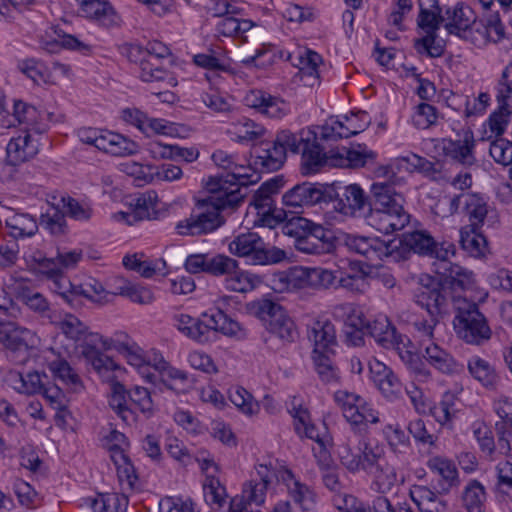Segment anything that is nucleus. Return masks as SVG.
<instances>
[{"label":"nucleus","mask_w":512,"mask_h":512,"mask_svg":"<svg viewBox=\"0 0 512 512\" xmlns=\"http://www.w3.org/2000/svg\"><path fill=\"white\" fill-rule=\"evenodd\" d=\"M107 382L110 384L109 406L125 424L136 423L137 416L134 408L147 418L153 414L154 405L147 388L134 386L127 390L122 383L117 381V378Z\"/></svg>","instance_id":"nucleus-6"},{"label":"nucleus","mask_w":512,"mask_h":512,"mask_svg":"<svg viewBox=\"0 0 512 512\" xmlns=\"http://www.w3.org/2000/svg\"><path fill=\"white\" fill-rule=\"evenodd\" d=\"M424 357L439 372L446 375H458L464 371V365L452 354L435 343L425 347Z\"/></svg>","instance_id":"nucleus-27"},{"label":"nucleus","mask_w":512,"mask_h":512,"mask_svg":"<svg viewBox=\"0 0 512 512\" xmlns=\"http://www.w3.org/2000/svg\"><path fill=\"white\" fill-rule=\"evenodd\" d=\"M159 512H199L190 497L166 496L159 502Z\"/></svg>","instance_id":"nucleus-64"},{"label":"nucleus","mask_w":512,"mask_h":512,"mask_svg":"<svg viewBox=\"0 0 512 512\" xmlns=\"http://www.w3.org/2000/svg\"><path fill=\"white\" fill-rule=\"evenodd\" d=\"M475 147L474 135L471 130H466L462 139L448 140L443 145V151L447 157L454 161L471 166L475 163L476 159L473 153Z\"/></svg>","instance_id":"nucleus-28"},{"label":"nucleus","mask_w":512,"mask_h":512,"mask_svg":"<svg viewBox=\"0 0 512 512\" xmlns=\"http://www.w3.org/2000/svg\"><path fill=\"white\" fill-rule=\"evenodd\" d=\"M116 350L112 337H104L99 333H89L80 345V354L90 364L103 381H112L119 377L123 369L112 358L101 350Z\"/></svg>","instance_id":"nucleus-8"},{"label":"nucleus","mask_w":512,"mask_h":512,"mask_svg":"<svg viewBox=\"0 0 512 512\" xmlns=\"http://www.w3.org/2000/svg\"><path fill=\"white\" fill-rule=\"evenodd\" d=\"M57 324L61 332L75 342L82 340L84 343L85 336L89 334L87 326L72 314H65Z\"/></svg>","instance_id":"nucleus-60"},{"label":"nucleus","mask_w":512,"mask_h":512,"mask_svg":"<svg viewBox=\"0 0 512 512\" xmlns=\"http://www.w3.org/2000/svg\"><path fill=\"white\" fill-rule=\"evenodd\" d=\"M469 374L488 390H496L500 376L489 361L478 355L471 356L467 362Z\"/></svg>","instance_id":"nucleus-34"},{"label":"nucleus","mask_w":512,"mask_h":512,"mask_svg":"<svg viewBox=\"0 0 512 512\" xmlns=\"http://www.w3.org/2000/svg\"><path fill=\"white\" fill-rule=\"evenodd\" d=\"M52 204L58 205L64 216L69 215L76 220H88L92 214V209L87 204L79 203L69 194H53Z\"/></svg>","instance_id":"nucleus-46"},{"label":"nucleus","mask_w":512,"mask_h":512,"mask_svg":"<svg viewBox=\"0 0 512 512\" xmlns=\"http://www.w3.org/2000/svg\"><path fill=\"white\" fill-rule=\"evenodd\" d=\"M229 251L239 257H248L253 265L276 264L286 258L285 251L280 248H265L262 238L253 232L235 237L229 244Z\"/></svg>","instance_id":"nucleus-9"},{"label":"nucleus","mask_w":512,"mask_h":512,"mask_svg":"<svg viewBox=\"0 0 512 512\" xmlns=\"http://www.w3.org/2000/svg\"><path fill=\"white\" fill-rule=\"evenodd\" d=\"M345 244L349 250L362 255L371 265H378L384 258H396L398 245L395 241L386 242L378 237L347 235Z\"/></svg>","instance_id":"nucleus-13"},{"label":"nucleus","mask_w":512,"mask_h":512,"mask_svg":"<svg viewBox=\"0 0 512 512\" xmlns=\"http://www.w3.org/2000/svg\"><path fill=\"white\" fill-rule=\"evenodd\" d=\"M264 133L265 128L262 125L248 118L239 119L228 129L231 139L239 143L254 141Z\"/></svg>","instance_id":"nucleus-41"},{"label":"nucleus","mask_w":512,"mask_h":512,"mask_svg":"<svg viewBox=\"0 0 512 512\" xmlns=\"http://www.w3.org/2000/svg\"><path fill=\"white\" fill-rule=\"evenodd\" d=\"M48 368L55 378L70 386L74 391H78L82 387L79 375L64 358L57 357L49 361Z\"/></svg>","instance_id":"nucleus-49"},{"label":"nucleus","mask_w":512,"mask_h":512,"mask_svg":"<svg viewBox=\"0 0 512 512\" xmlns=\"http://www.w3.org/2000/svg\"><path fill=\"white\" fill-rule=\"evenodd\" d=\"M294 274L300 278V287L329 289L335 286L337 277L328 269L321 267H295Z\"/></svg>","instance_id":"nucleus-31"},{"label":"nucleus","mask_w":512,"mask_h":512,"mask_svg":"<svg viewBox=\"0 0 512 512\" xmlns=\"http://www.w3.org/2000/svg\"><path fill=\"white\" fill-rule=\"evenodd\" d=\"M467 199L464 203V210L469 216L470 225L468 227L479 228L485 217L489 213L487 204L478 196V194H466Z\"/></svg>","instance_id":"nucleus-55"},{"label":"nucleus","mask_w":512,"mask_h":512,"mask_svg":"<svg viewBox=\"0 0 512 512\" xmlns=\"http://www.w3.org/2000/svg\"><path fill=\"white\" fill-rule=\"evenodd\" d=\"M114 294L125 296L132 302L141 305L151 304L154 301L153 292L149 288L129 282L119 286Z\"/></svg>","instance_id":"nucleus-61"},{"label":"nucleus","mask_w":512,"mask_h":512,"mask_svg":"<svg viewBox=\"0 0 512 512\" xmlns=\"http://www.w3.org/2000/svg\"><path fill=\"white\" fill-rule=\"evenodd\" d=\"M400 194H370L364 217L367 223L384 234L402 230L410 222Z\"/></svg>","instance_id":"nucleus-3"},{"label":"nucleus","mask_w":512,"mask_h":512,"mask_svg":"<svg viewBox=\"0 0 512 512\" xmlns=\"http://www.w3.org/2000/svg\"><path fill=\"white\" fill-rule=\"evenodd\" d=\"M478 229L465 226L459 232L462 249L475 258L484 256L487 250V240Z\"/></svg>","instance_id":"nucleus-44"},{"label":"nucleus","mask_w":512,"mask_h":512,"mask_svg":"<svg viewBox=\"0 0 512 512\" xmlns=\"http://www.w3.org/2000/svg\"><path fill=\"white\" fill-rule=\"evenodd\" d=\"M321 197L331 209L349 216H364L368 200L364 194H325Z\"/></svg>","instance_id":"nucleus-26"},{"label":"nucleus","mask_w":512,"mask_h":512,"mask_svg":"<svg viewBox=\"0 0 512 512\" xmlns=\"http://www.w3.org/2000/svg\"><path fill=\"white\" fill-rule=\"evenodd\" d=\"M250 208L255 212L254 226L274 229L287 219V212L276 207L272 194H253Z\"/></svg>","instance_id":"nucleus-18"},{"label":"nucleus","mask_w":512,"mask_h":512,"mask_svg":"<svg viewBox=\"0 0 512 512\" xmlns=\"http://www.w3.org/2000/svg\"><path fill=\"white\" fill-rule=\"evenodd\" d=\"M138 144L121 134L109 132L103 151L114 156H128L138 152Z\"/></svg>","instance_id":"nucleus-51"},{"label":"nucleus","mask_w":512,"mask_h":512,"mask_svg":"<svg viewBox=\"0 0 512 512\" xmlns=\"http://www.w3.org/2000/svg\"><path fill=\"white\" fill-rule=\"evenodd\" d=\"M335 401L341 407L343 416L352 425L375 424L379 421L377 412L354 393L338 391L335 393Z\"/></svg>","instance_id":"nucleus-14"},{"label":"nucleus","mask_w":512,"mask_h":512,"mask_svg":"<svg viewBox=\"0 0 512 512\" xmlns=\"http://www.w3.org/2000/svg\"><path fill=\"white\" fill-rule=\"evenodd\" d=\"M244 195L207 194L204 198H195V206L188 218L176 224L181 236H200L216 231L225 223L222 213L235 211L243 202Z\"/></svg>","instance_id":"nucleus-1"},{"label":"nucleus","mask_w":512,"mask_h":512,"mask_svg":"<svg viewBox=\"0 0 512 512\" xmlns=\"http://www.w3.org/2000/svg\"><path fill=\"white\" fill-rule=\"evenodd\" d=\"M486 499L484 486L477 480H470L462 492V501L468 512H484Z\"/></svg>","instance_id":"nucleus-50"},{"label":"nucleus","mask_w":512,"mask_h":512,"mask_svg":"<svg viewBox=\"0 0 512 512\" xmlns=\"http://www.w3.org/2000/svg\"><path fill=\"white\" fill-rule=\"evenodd\" d=\"M376 181L371 185V192L381 190L382 192H395L397 187H401L404 179L397 176L392 169L387 166L378 167L375 170Z\"/></svg>","instance_id":"nucleus-57"},{"label":"nucleus","mask_w":512,"mask_h":512,"mask_svg":"<svg viewBox=\"0 0 512 512\" xmlns=\"http://www.w3.org/2000/svg\"><path fill=\"white\" fill-rule=\"evenodd\" d=\"M446 23L445 27L450 33L455 30H467L474 21V13L469 6L457 3L454 7L443 8Z\"/></svg>","instance_id":"nucleus-38"},{"label":"nucleus","mask_w":512,"mask_h":512,"mask_svg":"<svg viewBox=\"0 0 512 512\" xmlns=\"http://www.w3.org/2000/svg\"><path fill=\"white\" fill-rule=\"evenodd\" d=\"M333 314L343 319L344 327L366 328L368 319L362 307L354 303H341L333 308Z\"/></svg>","instance_id":"nucleus-47"},{"label":"nucleus","mask_w":512,"mask_h":512,"mask_svg":"<svg viewBox=\"0 0 512 512\" xmlns=\"http://www.w3.org/2000/svg\"><path fill=\"white\" fill-rule=\"evenodd\" d=\"M257 315L266 322L267 331L277 337L283 344L296 341L298 331L294 321L286 311L276 302L263 299L256 305Z\"/></svg>","instance_id":"nucleus-10"},{"label":"nucleus","mask_w":512,"mask_h":512,"mask_svg":"<svg viewBox=\"0 0 512 512\" xmlns=\"http://www.w3.org/2000/svg\"><path fill=\"white\" fill-rule=\"evenodd\" d=\"M335 353L311 354L314 370L324 384H337L340 379L339 369L333 357Z\"/></svg>","instance_id":"nucleus-40"},{"label":"nucleus","mask_w":512,"mask_h":512,"mask_svg":"<svg viewBox=\"0 0 512 512\" xmlns=\"http://www.w3.org/2000/svg\"><path fill=\"white\" fill-rule=\"evenodd\" d=\"M149 152L154 158H181L186 162L195 161L199 152L193 148H182L176 145L162 144L159 142L149 143Z\"/></svg>","instance_id":"nucleus-45"},{"label":"nucleus","mask_w":512,"mask_h":512,"mask_svg":"<svg viewBox=\"0 0 512 512\" xmlns=\"http://www.w3.org/2000/svg\"><path fill=\"white\" fill-rule=\"evenodd\" d=\"M288 412L294 420V430L299 437H306L323 445V440L320 437L318 428L311 423L310 414L306 408L292 402L291 406L288 408Z\"/></svg>","instance_id":"nucleus-35"},{"label":"nucleus","mask_w":512,"mask_h":512,"mask_svg":"<svg viewBox=\"0 0 512 512\" xmlns=\"http://www.w3.org/2000/svg\"><path fill=\"white\" fill-rule=\"evenodd\" d=\"M367 335L374 338V340L382 347L387 349L400 350L401 345H405V336L397 333L396 328L391 324L386 316L380 315L373 321H368L366 326Z\"/></svg>","instance_id":"nucleus-23"},{"label":"nucleus","mask_w":512,"mask_h":512,"mask_svg":"<svg viewBox=\"0 0 512 512\" xmlns=\"http://www.w3.org/2000/svg\"><path fill=\"white\" fill-rule=\"evenodd\" d=\"M254 165L266 171H275L282 167L286 160L283 148H280L276 139L261 141L252 150Z\"/></svg>","instance_id":"nucleus-24"},{"label":"nucleus","mask_w":512,"mask_h":512,"mask_svg":"<svg viewBox=\"0 0 512 512\" xmlns=\"http://www.w3.org/2000/svg\"><path fill=\"white\" fill-rule=\"evenodd\" d=\"M143 257V254L126 255L123 258V265L144 278H151L156 274H165L166 262L163 259L151 261L143 259Z\"/></svg>","instance_id":"nucleus-37"},{"label":"nucleus","mask_w":512,"mask_h":512,"mask_svg":"<svg viewBox=\"0 0 512 512\" xmlns=\"http://www.w3.org/2000/svg\"><path fill=\"white\" fill-rule=\"evenodd\" d=\"M262 282L258 275L237 268L224 279V286L227 290L238 293H247L254 290Z\"/></svg>","instance_id":"nucleus-42"},{"label":"nucleus","mask_w":512,"mask_h":512,"mask_svg":"<svg viewBox=\"0 0 512 512\" xmlns=\"http://www.w3.org/2000/svg\"><path fill=\"white\" fill-rule=\"evenodd\" d=\"M306 133L307 137H304L305 132L303 130L299 134H294L289 130H282L277 133L275 139L279 147L283 148L285 154L287 150H290L292 153H298L301 148H304L305 142L310 141L315 135L310 130Z\"/></svg>","instance_id":"nucleus-54"},{"label":"nucleus","mask_w":512,"mask_h":512,"mask_svg":"<svg viewBox=\"0 0 512 512\" xmlns=\"http://www.w3.org/2000/svg\"><path fill=\"white\" fill-rule=\"evenodd\" d=\"M147 59L142 62L141 80L144 82H161L167 89L177 85L176 79L161 64V60L171 55L170 49L159 41L149 42L145 47Z\"/></svg>","instance_id":"nucleus-11"},{"label":"nucleus","mask_w":512,"mask_h":512,"mask_svg":"<svg viewBox=\"0 0 512 512\" xmlns=\"http://www.w3.org/2000/svg\"><path fill=\"white\" fill-rule=\"evenodd\" d=\"M159 214L157 194L154 197H151L150 194L146 197L143 194L128 203L127 211L115 212L111 215V219L114 222L132 226L140 221L157 219Z\"/></svg>","instance_id":"nucleus-15"},{"label":"nucleus","mask_w":512,"mask_h":512,"mask_svg":"<svg viewBox=\"0 0 512 512\" xmlns=\"http://www.w3.org/2000/svg\"><path fill=\"white\" fill-rule=\"evenodd\" d=\"M214 163L223 169H233L231 173L220 176H210L206 181L203 180L205 192H240L241 188L258 183L261 179L256 172L241 173L236 171L243 169L236 164L237 155L230 154L224 150H216L212 154Z\"/></svg>","instance_id":"nucleus-7"},{"label":"nucleus","mask_w":512,"mask_h":512,"mask_svg":"<svg viewBox=\"0 0 512 512\" xmlns=\"http://www.w3.org/2000/svg\"><path fill=\"white\" fill-rule=\"evenodd\" d=\"M369 377L387 398L396 396L401 390V383L394 372L378 360L369 362Z\"/></svg>","instance_id":"nucleus-25"},{"label":"nucleus","mask_w":512,"mask_h":512,"mask_svg":"<svg viewBox=\"0 0 512 512\" xmlns=\"http://www.w3.org/2000/svg\"><path fill=\"white\" fill-rule=\"evenodd\" d=\"M193 62L207 70L233 73L227 57L221 51L210 50L207 53L196 54Z\"/></svg>","instance_id":"nucleus-53"},{"label":"nucleus","mask_w":512,"mask_h":512,"mask_svg":"<svg viewBox=\"0 0 512 512\" xmlns=\"http://www.w3.org/2000/svg\"><path fill=\"white\" fill-rule=\"evenodd\" d=\"M308 340L313 344L311 354L335 353L337 335L334 324L328 320H316L307 329Z\"/></svg>","instance_id":"nucleus-22"},{"label":"nucleus","mask_w":512,"mask_h":512,"mask_svg":"<svg viewBox=\"0 0 512 512\" xmlns=\"http://www.w3.org/2000/svg\"><path fill=\"white\" fill-rule=\"evenodd\" d=\"M43 377L47 378L45 374L38 371H29L23 374L15 370H9L5 376V381L20 394L34 395L43 390Z\"/></svg>","instance_id":"nucleus-29"},{"label":"nucleus","mask_w":512,"mask_h":512,"mask_svg":"<svg viewBox=\"0 0 512 512\" xmlns=\"http://www.w3.org/2000/svg\"><path fill=\"white\" fill-rule=\"evenodd\" d=\"M208 273L215 277L223 276L224 279L237 268L238 261L225 254H215L209 257Z\"/></svg>","instance_id":"nucleus-62"},{"label":"nucleus","mask_w":512,"mask_h":512,"mask_svg":"<svg viewBox=\"0 0 512 512\" xmlns=\"http://www.w3.org/2000/svg\"><path fill=\"white\" fill-rule=\"evenodd\" d=\"M204 498L207 504L221 508L226 501V489L214 475H207L203 483Z\"/></svg>","instance_id":"nucleus-56"},{"label":"nucleus","mask_w":512,"mask_h":512,"mask_svg":"<svg viewBox=\"0 0 512 512\" xmlns=\"http://www.w3.org/2000/svg\"><path fill=\"white\" fill-rule=\"evenodd\" d=\"M6 152L8 163L16 166L33 158L38 153V145L25 131L9 141Z\"/></svg>","instance_id":"nucleus-30"},{"label":"nucleus","mask_w":512,"mask_h":512,"mask_svg":"<svg viewBox=\"0 0 512 512\" xmlns=\"http://www.w3.org/2000/svg\"><path fill=\"white\" fill-rule=\"evenodd\" d=\"M297 59L296 65L299 67L301 79L305 85L314 86L319 79L318 67L322 62V57L317 52L307 49L299 54Z\"/></svg>","instance_id":"nucleus-43"},{"label":"nucleus","mask_w":512,"mask_h":512,"mask_svg":"<svg viewBox=\"0 0 512 512\" xmlns=\"http://www.w3.org/2000/svg\"><path fill=\"white\" fill-rule=\"evenodd\" d=\"M427 465L439 477L437 480L439 494H448L453 487L458 485V471L450 460L434 457L428 461Z\"/></svg>","instance_id":"nucleus-33"},{"label":"nucleus","mask_w":512,"mask_h":512,"mask_svg":"<svg viewBox=\"0 0 512 512\" xmlns=\"http://www.w3.org/2000/svg\"><path fill=\"white\" fill-rule=\"evenodd\" d=\"M444 258L439 262H435V272L441 276V284L446 291L451 290L454 293L451 295H459L457 291H466L470 289L474 283L473 273L468 269L452 263Z\"/></svg>","instance_id":"nucleus-17"},{"label":"nucleus","mask_w":512,"mask_h":512,"mask_svg":"<svg viewBox=\"0 0 512 512\" xmlns=\"http://www.w3.org/2000/svg\"><path fill=\"white\" fill-rule=\"evenodd\" d=\"M49 203L51 207L41 215L39 225L52 235H63L67 228L64 213L58 205L52 204V200Z\"/></svg>","instance_id":"nucleus-52"},{"label":"nucleus","mask_w":512,"mask_h":512,"mask_svg":"<svg viewBox=\"0 0 512 512\" xmlns=\"http://www.w3.org/2000/svg\"><path fill=\"white\" fill-rule=\"evenodd\" d=\"M496 100L502 109H512V63L507 65L502 72L497 85Z\"/></svg>","instance_id":"nucleus-63"},{"label":"nucleus","mask_w":512,"mask_h":512,"mask_svg":"<svg viewBox=\"0 0 512 512\" xmlns=\"http://www.w3.org/2000/svg\"><path fill=\"white\" fill-rule=\"evenodd\" d=\"M122 171L128 176L133 177L134 184L137 187H143L155 180V166L142 165L137 162H126L121 165Z\"/></svg>","instance_id":"nucleus-58"},{"label":"nucleus","mask_w":512,"mask_h":512,"mask_svg":"<svg viewBox=\"0 0 512 512\" xmlns=\"http://www.w3.org/2000/svg\"><path fill=\"white\" fill-rule=\"evenodd\" d=\"M449 292L441 283L424 286L415 294V303L425 309L428 316L443 318L449 312Z\"/></svg>","instance_id":"nucleus-19"},{"label":"nucleus","mask_w":512,"mask_h":512,"mask_svg":"<svg viewBox=\"0 0 512 512\" xmlns=\"http://www.w3.org/2000/svg\"><path fill=\"white\" fill-rule=\"evenodd\" d=\"M370 475L373 478L372 488L382 494L391 491L397 483L404 481L403 477L398 475L395 467L389 464L387 460L373 469Z\"/></svg>","instance_id":"nucleus-39"},{"label":"nucleus","mask_w":512,"mask_h":512,"mask_svg":"<svg viewBox=\"0 0 512 512\" xmlns=\"http://www.w3.org/2000/svg\"><path fill=\"white\" fill-rule=\"evenodd\" d=\"M30 265L36 273L42 274L49 279H56L61 276V271L56 257L48 258L41 252L37 251L30 255Z\"/></svg>","instance_id":"nucleus-59"},{"label":"nucleus","mask_w":512,"mask_h":512,"mask_svg":"<svg viewBox=\"0 0 512 512\" xmlns=\"http://www.w3.org/2000/svg\"><path fill=\"white\" fill-rule=\"evenodd\" d=\"M80 13L99 27L110 29L120 25V17L113 6L105 0H82Z\"/></svg>","instance_id":"nucleus-21"},{"label":"nucleus","mask_w":512,"mask_h":512,"mask_svg":"<svg viewBox=\"0 0 512 512\" xmlns=\"http://www.w3.org/2000/svg\"><path fill=\"white\" fill-rule=\"evenodd\" d=\"M453 328L456 336L470 345H482L492 336L487 318L474 301L462 295L452 296Z\"/></svg>","instance_id":"nucleus-4"},{"label":"nucleus","mask_w":512,"mask_h":512,"mask_svg":"<svg viewBox=\"0 0 512 512\" xmlns=\"http://www.w3.org/2000/svg\"><path fill=\"white\" fill-rule=\"evenodd\" d=\"M37 231V221L28 214H15L6 220L5 235L14 240L32 237Z\"/></svg>","instance_id":"nucleus-36"},{"label":"nucleus","mask_w":512,"mask_h":512,"mask_svg":"<svg viewBox=\"0 0 512 512\" xmlns=\"http://www.w3.org/2000/svg\"><path fill=\"white\" fill-rule=\"evenodd\" d=\"M396 244L402 245L420 256L435 258L436 262L455 254L454 244L447 242L438 244L425 230L405 232Z\"/></svg>","instance_id":"nucleus-12"},{"label":"nucleus","mask_w":512,"mask_h":512,"mask_svg":"<svg viewBox=\"0 0 512 512\" xmlns=\"http://www.w3.org/2000/svg\"><path fill=\"white\" fill-rule=\"evenodd\" d=\"M409 495L417 505L420 512H446L448 503L442 499L438 491L435 492L424 485H413Z\"/></svg>","instance_id":"nucleus-32"},{"label":"nucleus","mask_w":512,"mask_h":512,"mask_svg":"<svg viewBox=\"0 0 512 512\" xmlns=\"http://www.w3.org/2000/svg\"><path fill=\"white\" fill-rule=\"evenodd\" d=\"M321 196L325 194H283L282 202L287 216L289 214L296 216L304 213L305 209L322 202Z\"/></svg>","instance_id":"nucleus-48"},{"label":"nucleus","mask_w":512,"mask_h":512,"mask_svg":"<svg viewBox=\"0 0 512 512\" xmlns=\"http://www.w3.org/2000/svg\"><path fill=\"white\" fill-rule=\"evenodd\" d=\"M306 141L302 150L301 172L303 175L315 174L325 167L359 168L365 166L368 160H373L376 154L368 150L366 145L358 144V149L340 147L324 153L316 141Z\"/></svg>","instance_id":"nucleus-2"},{"label":"nucleus","mask_w":512,"mask_h":512,"mask_svg":"<svg viewBox=\"0 0 512 512\" xmlns=\"http://www.w3.org/2000/svg\"><path fill=\"white\" fill-rule=\"evenodd\" d=\"M176 326L187 337L202 344L214 341L218 332L233 336L240 330L239 323L219 309L204 313L201 318L181 314L176 317Z\"/></svg>","instance_id":"nucleus-5"},{"label":"nucleus","mask_w":512,"mask_h":512,"mask_svg":"<svg viewBox=\"0 0 512 512\" xmlns=\"http://www.w3.org/2000/svg\"><path fill=\"white\" fill-rule=\"evenodd\" d=\"M5 324L11 327L5 339L9 358L15 364L24 365L31 356L34 334L31 330L20 326L16 320H8Z\"/></svg>","instance_id":"nucleus-16"},{"label":"nucleus","mask_w":512,"mask_h":512,"mask_svg":"<svg viewBox=\"0 0 512 512\" xmlns=\"http://www.w3.org/2000/svg\"><path fill=\"white\" fill-rule=\"evenodd\" d=\"M277 480L282 482L288 495L303 511H312L316 505V493L305 483L301 482L294 473L287 468L278 471Z\"/></svg>","instance_id":"nucleus-20"}]
</instances>
